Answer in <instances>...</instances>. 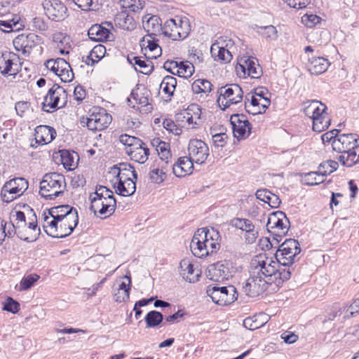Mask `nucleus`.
I'll return each instance as SVG.
<instances>
[{"mask_svg": "<svg viewBox=\"0 0 359 359\" xmlns=\"http://www.w3.org/2000/svg\"><path fill=\"white\" fill-rule=\"evenodd\" d=\"M220 241L219 231L215 229H198L192 238L190 249L195 257H206L220 248Z\"/></svg>", "mask_w": 359, "mask_h": 359, "instance_id": "1", "label": "nucleus"}, {"mask_svg": "<svg viewBox=\"0 0 359 359\" xmlns=\"http://www.w3.org/2000/svg\"><path fill=\"white\" fill-rule=\"evenodd\" d=\"M332 147L339 153L336 158L346 167L359 163V136L356 134H341L333 140Z\"/></svg>", "mask_w": 359, "mask_h": 359, "instance_id": "2", "label": "nucleus"}, {"mask_svg": "<svg viewBox=\"0 0 359 359\" xmlns=\"http://www.w3.org/2000/svg\"><path fill=\"white\" fill-rule=\"evenodd\" d=\"M259 263L262 266L259 270L263 271V276L269 278L271 283L278 279L283 282L286 281L290 278L294 271L291 265H281L278 261H273L265 255H260L255 258L254 264H259Z\"/></svg>", "mask_w": 359, "mask_h": 359, "instance_id": "3", "label": "nucleus"}, {"mask_svg": "<svg viewBox=\"0 0 359 359\" xmlns=\"http://www.w3.org/2000/svg\"><path fill=\"white\" fill-rule=\"evenodd\" d=\"M255 258L252 259L250 266L252 271L250 277L243 283L242 289L245 294L250 297H257L264 293L271 284L269 278L263 276V271H261L262 264H254Z\"/></svg>", "mask_w": 359, "mask_h": 359, "instance_id": "4", "label": "nucleus"}, {"mask_svg": "<svg viewBox=\"0 0 359 359\" xmlns=\"http://www.w3.org/2000/svg\"><path fill=\"white\" fill-rule=\"evenodd\" d=\"M66 188L64 175L57 172L46 174L40 182V195L48 200L55 199L64 193Z\"/></svg>", "mask_w": 359, "mask_h": 359, "instance_id": "5", "label": "nucleus"}, {"mask_svg": "<svg viewBox=\"0 0 359 359\" xmlns=\"http://www.w3.org/2000/svg\"><path fill=\"white\" fill-rule=\"evenodd\" d=\"M190 30L191 27L188 19L178 16L167 20L163 25V34L173 41L186 39Z\"/></svg>", "mask_w": 359, "mask_h": 359, "instance_id": "6", "label": "nucleus"}, {"mask_svg": "<svg viewBox=\"0 0 359 359\" xmlns=\"http://www.w3.org/2000/svg\"><path fill=\"white\" fill-rule=\"evenodd\" d=\"M54 226L43 224L46 233L53 238H65L72 233L79 222L78 213H69L65 218L55 221Z\"/></svg>", "mask_w": 359, "mask_h": 359, "instance_id": "7", "label": "nucleus"}, {"mask_svg": "<svg viewBox=\"0 0 359 359\" xmlns=\"http://www.w3.org/2000/svg\"><path fill=\"white\" fill-rule=\"evenodd\" d=\"M112 120L111 116L100 107H93L88 116L80 118L81 126H86L89 130L97 131L107 128Z\"/></svg>", "mask_w": 359, "mask_h": 359, "instance_id": "8", "label": "nucleus"}, {"mask_svg": "<svg viewBox=\"0 0 359 359\" xmlns=\"http://www.w3.org/2000/svg\"><path fill=\"white\" fill-rule=\"evenodd\" d=\"M219 97L217 103L222 110H225L232 104L241 102L243 97L242 88L236 83L227 84L217 90Z\"/></svg>", "mask_w": 359, "mask_h": 359, "instance_id": "9", "label": "nucleus"}, {"mask_svg": "<svg viewBox=\"0 0 359 359\" xmlns=\"http://www.w3.org/2000/svg\"><path fill=\"white\" fill-rule=\"evenodd\" d=\"M301 252L299 243L294 239L285 241L276 250L275 257L281 265H292Z\"/></svg>", "mask_w": 359, "mask_h": 359, "instance_id": "10", "label": "nucleus"}, {"mask_svg": "<svg viewBox=\"0 0 359 359\" xmlns=\"http://www.w3.org/2000/svg\"><path fill=\"white\" fill-rule=\"evenodd\" d=\"M66 90L57 84H54L48 92L43 102V110L50 112V109L61 108L67 103Z\"/></svg>", "mask_w": 359, "mask_h": 359, "instance_id": "11", "label": "nucleus"}, {"mask_svg": "<svg viewBox=\"0 0 359 359\" xmlns=\"http://www.w3.org/2000/svg\"><path fill=\"white\" fill-rule=\"evenodd\" d=\"M233 273L231 263L224 260L210 264L207 269L206 276L213 281L222 282L231 278Z\"/></svg>", "mask_w": 359, "mask_h": 359, "instance_id": "12", "label": "nucleus"}, {"mask_svg": "<svg viewBox=\"0 0 359 359\" xmlns=\"http://www.w3.org/2000/svg\"><path fill=\"white\" fill-rule=\"evenodd\" d=\"M41 43V38L34 33L22 34L17 36L13 41L15 49L28 56L34 48Z\"/></svg>", "mask_w": 359, "mask_h": 359, "instance_id": "13", "label": "nucleus"}, {"mask_svg": "<svg viewBox=\"0 0 359 359\" xmlns=\"http://www.w3.org/2000/svg\"><path fill=\"white\" fill-rule=\"evenodd\" d=\"M43 8L47 17L55 22H60L68 17V10L66 6L58 0H44Z\"/></svg>", "mask_w": 359, "mask_h": 359, "instance_id": "14", "label": "nucleus"}, {"mask_svg": "<svg viewBox=\"0 0 359 359\" xmlns=\"http://www.w3.org/2000/svg\"><path fill=\"white\" fill-rule=\"evenodd\" d=\"M189 156L197 164H203L209 156V148L201 140L192 139L188 144Z\"/></svg>", "mask_w": 359, "mask_h": 359, "instance_id": "15", "label": "nucleus"}, {"mask_svg": "<svg viewBox=\"0 0 359 359\" xmlns=\"http://www.w3.org/2000/svg\"><path fill=\"white\" fill-rule=\"evenodd\" d=\"M71 212L74 213V215L78 213L76 208L68 205L51 208L43 212V224L46 226H54L55 220L65 218V217L67 216V215Z\"/></svg>", "mask_w": 359, "mask_h": 359, "instance_id": "16", "label": "nucleus"}, {"mask_svg": "<svg viewBox=\"0 0 359 359\" xmlns=\"http://www.w3.org/2000/svg\"><path fill=\"white\" fill-rule=\"evenodd\" d=\"M234 136L238 139L246 138L250 133V123L244 114H233L230 117Z\"/></svg>", "mask_w": 359, "mask_h": 359, "instance_id": "17", "label": "nucleus"}, {"mask_svg": "<svg viewBox=\"0 0 359 359\" xmlns=\"http://www.w3.org/2000/svg\"><path fill=\"white\" fill-rule=\"evenodd\" d=\"M19 57L13 53H2L0 56V70L4 75H15L19 71Z\"/></svg>", "mask_w": 359, "mask_h": 359, "instance_id": "18", "label": "nucleus"}, {"mask_svg": "<svg viewBox=\"0 0 359 359\" xmlns=\"http://www.w3.org/2000/svg\"><path fill=\"white\" fill-rule=\"evenodd\" d=\"M236 69L238 71L241 69L245 76L248 75L252 79L259 78L262 73V68L255 57L241 58Z\"/></svg>", "mask_w": 359, "mask_h": 359, "instance_id": "19", "label": "nucleus"}, {"mask_svg": "<svg viewBox=\"0 0 359 359\" xmlns=\"http://www.w3.org/2000/svg\"><path fill=\"white\" fill-rule=\"evenodd\" d=\"M201 108L196 104H190L187 110L182 114V118H184L188 124V126H191V128H195L198 126L202 124L201 118ZM180 114L178 118H180Z\"/></svg>", "mask_w": 359, "mask_h": 359, "instance_id": "20", "label": "nucleus"}, {"mask_svg": "<svg viewBox=\"0 0 359 359\" xmlns=\"http://www.w3.org/2000/svg\"><path fill=\"white\" fill-rule=\"evenodd\" d=\"M194 163L189 156L180 157L175 163L171 164L172 173L177 177L189 175L194 170Z\"/></svg>", "mask_w": 359, "mask_h": 359, "instance_id": "21", "label": "nucleus"}, {"mask_svg": "<svg viewBox=\"0 0 359 359\" xmlns=\"http://www.w3.org/2000/svg\"><path fill=\"white\" fill-rule=\"evenodd\" d=\"M34 218L27 224L25 227L18 230V236L23 241L32 242L36 240L40 233V229L37 225V220L35 214Z\"/></svg>", "mask_w": 359, "mask_h": 359, "instance_id": "22", "label": "nucleus"}, {"mask_svg": "<svg viewBox=\"0 0 359 359\" xmlns=\"http://www.w3.org/2000/svg\"><path fill=\"white\" fill-rule=\"evenodd\" d=\"M290 226V221L285 216V218H280L279 222L271 229V232L273 234L272 241L269 240L270 245L272 246L273 244H278L281 241V238L286 235Z\"/></svg>", "mask_w": 359, "mask_h": 359, "instance_id": "23", "label": "nucleus"}, {"mask_svg": "<svg viewBox=\"0 0 359 359\" xmlns=\"http://www.w3.org/2000/svg\"><path fill=\"white\" fill-rule=\"evenodd\" d=\"M180 273L185 280L189 283L198 281L200 276L199 271L194 269L193 264L188 259H184L180 262Z\"/></svg>", "mask_w": 359, "mask_h": 359, "instance_id": "24", "label": "nucleus"}, {"mask_svg": "<svg viewBox=\"0 0 359 359\" xmlns=\"http://www.w3.org/2000/svg\"><path fill=\"white\" fill-rule=\"evenodd\" d=\"M55 136V130L48 126H39L35 130V140L40 144L51 142Z\"/></svg>", "mask_w": 359, "mask_h": 359, "instance_id": "25", "label": "nucleus"}, {"mask_svg": "<svg viewBox=\"0 0 359 359\" xmlns=\"http://www.w3.org/2000/svg\"><path fill=\"white\" fill-rule=\"evenodd\" d=\"M236 227L246 231V240L250 243H252L256 241L258 236V231L255 229V225L248 219H236L234 220Z\"/></svg>", "mask_w": 359, "mask_h": 359, "instance_id": "26", "label": "nucleus"}, {"mask_svg": "<svg viewBox=\"0 0 359 359\" xmlns=\"http://www.w3.org/2000/svg\"><path fill=\"white\" fill-rule=\"evenodd\" d=\"M128 61L135 67L136 71L144 74H149L154 69L152 62L148 60L142 59L141 57L130 55L128 56Z\"/></svg>", "mask_w": 359, "mask_h": 359, "instance_id": "27", "label": "nucleus"}, {"mask_svg": "<svg viewBox=\"0 0 359 359\" xmlns=\"http://www.w3.org/2000/svg\"><path fill=\"white\" fill-rule=\"evenodd\" d=\"M311 119L313 123V130L318 133H321L328 128L331 122V119L327 113V109H323L322 112L316 114Z\"/></svg>", "mask_w": 359, "mask_h": 359, "instance_id": "28", "label": "nucleus"}, {"mask_svg": "<svg viewBox=\"0 0 359 359\" xmlns=\"http://www.w3.org/2000/svg\"><path fill=\"white\" fill-rule=\"evenodd\" d=\"M126 154L130 156L131 160L142 164L148 160L149 149L147 147L145 144L141 141L140 146L135 147L132 150L129 149L128 151L126 150Z\"/></svg>", "mask_w": 359, "mask_h": 359, "instance_id": "29", "label": "nucleus"}, {"mask_svg": "<svg viewBox=\"0 0 359 359\" xmlns=\"http://www.w3.org/2000/svg\"><path fill=\"white\" fill-rule=\"evenodd\" d=\"M143 27L150 35H157L163 33V25L161 20L158 15H147L143 18Z\"/></svg>", "mask_w": 359, "mask_h": 359, "instance_id": "30", "label": "nucleus"}, {"mask_svg": "<svg viewBox=\"0 0 359 359\" xmlns=\"http://www.w3.org/2000/svg\"><path fill=\"white\" fill-rule=\"evenodd\" d=\"M255 196L257 199L267 203L272 208H278L281 203V200L278 195L266 189H258Z\"/></svg>", "mask_w": 359, "mask_h": 359, "instance_id": "31", "label": "nucleus"}, {"mask_svg": "<svg viewBox=\"0 0 359 359\" xmlns=\"http://www.w3.org/2000/svg\"><path fill=\"white\" fill-rule=\"evenodd\" d=\"M88 35L93 41H102L110 40L111 34L107 28L102 27L101 25L95 24L89 28Z\"/></svg>", "mask_w": 359, "mask_h": 359, "instance_id": "32", "label": "nucleus"}, {"mask_svg": "<svg viewBox=\"0 0 359 359\" xmlns=\"http://www.w3.org/2000/svg\"><path fill=\"white\" fill-rule=\"evenodd\" d=\"M330 65L327 59L323 57H313L309 60L308 69L312 74H321L324 73Z\"/></svg>", "mask_w": 359, "mask_h": 359, "instance_id": "33", "label": "nucleus"}, {"mask_svg": "<svg viewBox=\"0 0 359 359\" xmlns=\"http://www.w3.org/2000/svg\"><path fill=\"white\" fill-rule=\"evenodd\" d=\"M269 320V316L264 313H259L243 320V325L248 330H254L264 326Z\"/></svg>", "mask_w": 359, "mask_h": 359, "instance_id": "34", "label": "nucleus"}, {"mask_svg": "<svg viewBox=\"0 0 359 359\" xmlns=\"http://www.w3.org/2000/svg\"><path fill=\"white\" fill-rule=\"evenodd\" d=\"M210 53L212 57L216 61L227 63L232 59L230 51L224 47L220 46L218 43H215L211 46Z\"/></svg>", "mask_w": 359, "mask_h": 359, "instance_id": "35", "label": "nucleus"}, {"mask_svg": "<svg viewBox=\"0 0 359 359\" xmlns=\"http://www.w3.org/2000/svg\"><path fill=\"white\" fill-rule=\"evenodd\" d=\"M303 111L304 114L311 118L316 114L322 112L323 109H327V106L317 100H308L304 102Z\"/></svg>", "mask_w": 359, "mask_h": 359, "instance_id": "36", "label": "nucleus"}, {"mask_svg": "<svg viewBox=\"0 0 359 359\" xmlns=\"http://www.w3.org/2000/svg\"><path fill=\"white\" fill-rule=\"evenodd\" d=\"M149 95L150 92L147 88H137L132 91L130 97L128 98V102H132V100H133L135 103L141 105V107H147L149 104Z\"/></svg>", "mask_w": 359, "mask_h": 359, "instance_id": "37", "label": "nucleus"}, {"mask_svg": "<svg viewBox=\"0 0 359 359\" xmlns=\"http://www.w3.org/2000/svg\"><path fill=\"white\" fill-rule=\"evenodd\" d=\"M114 170V172L117 171L116 180L118 182L132 179L131 177H133L135 179L137 177L134 168L129 164H121L119 167H115Z\"/></svg>", "mask_w": 359, "mask_h": 359, "instance_id": "38", "label": "nucleus"}, {"mask_svg": "<svg viewBox=\"0 0 359 359\" xmlns=\"http://www.w3.org/2000/svg\"><path fill=\"white\" fill-rule=\"evenodd\" d=\"M116 25L124 30H133L136 27L133 17L125 12L118 14L114 19Z\"/></svg>", "mask_w": 359, "mask_h": 359, "instance_id": "39", "label": "nucleus"}, {"mask_svg": "<svg viewBox=\"0 0 359 359\" xmlns=\"http://www.w3.org/2000/svg\"><path fill=\"white\" fill-rule=\"evenodd\" d=\"M177 86V79L172 76H165L161 84L160 88L168 100H170L171 97L174 95Z\"/></svg>", "mask_w": 359, "mask_h": 359, "instance_id": "40", "label": "nucleus"}, {"mask_svg": "<svg viewBox=\"0 0 359 359\" xmlns=\"http://www.w3.org/2000/svg\"><path fill=\"white\" fill-rule=\"evenodd\" d=\"M135 190L136 185L133 179L118 182L116 187V193L123 196H130L135 192Z\"/></svg>", "mask_w": 359, "mask_h": 359, "instance_id": "41", "label": "nucleus"}, {"mask_svg": "<svg viewBox=\"0 0 359 359\" xmlns=\"http://www.w3.org/2000/svg\"><path fill=\"white\" fill-rule=\"evenodd\" d=\"M105 53L106 48L102 44L97 45L94 46L89 55L86 57L85 62L87 65L92 66L102 59Z\"/></svg>", "mask_w": 359, "mask_h": 359, "instance_id": "42", "label": "nucleus"}, {"mask_svg": "<svg viewBox=\"0 0 359 359\" xmlns=\"http://www.w3.org/2000/svg\"><path fill=\"white\" fill-rule=\"evenodd\" d=\"M226 290V287H217L216 285H210L207 288L206 293L215 303L222 305V299L225 297L223 294Z\"/></svg>", "mask_w": 359, "mask_h": 359, "instance_id": "43", "label": "nucleus"}, {"mask_svg": "<svg viewBox=\"0 0 359 359\" xmlns=\"http://www.w3.org/2000/svg\"><path fill=\"white\" fill-rule=\"evenodd\" d=\"M23 194L20 193V191L14 189V187L4 184L1 190V198L5 203H10L17 198L22 196Z\"/></svg>", "mask_w": 359, "mask_h": 359, "instance_id": "44", "label": "nucleus"}, {"mask_svg": "<svg viewBox=\"0 0 359 359\" xmlns=\"http://www.w3.org/2000/svg\"><path fill=\"white\" fill-rule=\"evenodd\" d=\"M325 181V176L322 173L317 172H310L304 174L302 177V182L309 186L319 184Z\"/></svg>", "mask_w": 359, "mask_h": 359, "instance_id": "45", "label": "nucleus"}, {"mask_svg": "<svg viewBox=\"0 0 359 359\" xmlns=\"http://www.w3.org/2000/svg\"><path fill=\"white\" fill-rule=\"evenodd\" d=\"M22 26L19 22V18L17 16L11 20H0V29L4 32L19 30Z\"/></svg>", "mask_w": 359, "mask_h": 359, "instance_id": "46", "label": "nucleus"}, {"mask_svg": "<svg viewBox=\"0 0 359 359\" xmlns=\"http://www.w3.org/2000/svg\"><path fill=\"white\" fill-rule=\"evenodd\" d=\"M144 320L148 327H154L163 322V316L157 311H151L146 315Z\"/></svg>", "mask_w": 359, "mask_h": 359, "instance_id": "47", "label": "nucleus"}, {"mask_svg": "<svg viewBox=\"0 0 359 359\" xmlns=\"http://www.w3.org/2000/svg\"><path fill=\"white\" fill-rule=\"evenodd\" d=\"M194 72V67L189 61L179 62V67L177 69V75L180 77L189 78Z\"/></svg>", "mask_w": 359, "mask_h": 359, "instance_id": "48", "label": "nucleus"}, {"mask_svg": "<svg viewBox=\"0 0 359 359\" xmlns=\"http://www.w3.org/2000/svg\"><path fill=\"white\" fill-rule=\"evenodd\" d=\"M260 99L256 97V95H253L250 93L248 94L245 96V109L246 111L253 115L259 114L260 113V111H257V109L255 108L254 107L256 106L257 104H260Z\"/></svg>", "mask_w": 359, "mask_h": 359, "instance_id": "49", "label": "nucleus"}, {"mask_svg": "<svg viewBox=\"0 0 359 359\" xmlns=\"http://www.w3.org/2000/svg\"><path fill=\"white\" fill-rule=\"evenodd\" d=\"M257 32L266 39V41L276 40L278 38V32L273 25L258 27Z\"/></svg>", "mask_w": 359, "mask_h": 359, "instance_id": "50", "label": "nucleus"}, {"mask_svg": "<svg viewBox=\"0 0 359 359\" xmlns=\"http://www.w3.org/2000/svg\"><path fill=\"white\" fill-rule=\"evenodd\" d=\"M212 83L206 79H197L191 85L195 93H209L212 90Z\"/></svg>", "mask_w": 359, "mask_h": 359, "instance_id": "51", "label": "nucleus"}, {"mask_svg": "<svg viewBox=\"0 0 359 359\" xmlns=\"http://www.w3.org/2000/svg\"><path fill=\"white\" fill-rule=\"evenodd\" d=\"M61 67L60 72L57 75L63 82H70L74 79V73L70 65L67 61H61Z\"/></svg>", "mask_w": 359, "mask_h": 359, "instance_id": "52", "label": "nucleus"}, {"mask_svg": "<svg viewBox=\"0 0 359 359\" xmlns=\"http://www.w3.org/2000/svg\"><path fill=\"white\" fill-rule=\"evenodd\" d=\"M120 142L126 146L125 149V151L126 152V150H129V149H133L135 147L140 146V143H141V140L135 137L134 136H130L127 134H123L119 137Z\"/></svg>", "mask_w": 359, "mask_h": 359, "instance_id": "53", "label": "nucleus"}, {"mask_svg": "<svg viewBox=\"0 0 359 359\" xmlns=\"http://www.w3.org/2000/svg\"><path fill=\"white\" fill-rule=\"evenodd\" d=\"M339 167L338 162L336 161L329 160L320 163L318 169L319 173H322L325 177L337 170Z\"/></svg>", "mask_w": 359, "mask_h": 359, "instance_id": "54", "label": "nucleus"}, {"mask_svg": "<svg viewBox=\"0 0 359 359\" xmlns=\"http://www.w3.org/2000/svg\"><path fill=\"white\" fill-rule=\"evenodd\" d=\"M4 184L14 187L23 194L28 188V182L23 177H16L6 182Z\"/></svg>", "mask_w": 359, "mask_h": 359, "instance_id": "55", "label": "nucleus"}, {"mask_svg": "<svg viewBox=\"0 0 359 359\" xmlns=\"http://www.w3.org/2000/svg\"><path fill=\"white\" fill-rule=\"evenodd\" d=\"M161 161H164L165 164L170 162L169 159L171 158L170 147V144L166 142H163L156 149Z\"/></svg>", "mask_w": 359, "mask_h": 359, "instance_id": "56", "label": "nucleus"}, {"mask_svg": "<svg viewBox=\"0 0 359 359\" xmlns=\"http://www.w3.org/2000/svg\"><path fill=\"white\" fill-rule=\"evenodd\" d=\"M226 290H224L223 294L225 295V297L222 299V305H228L234 302L238 297L237 291L236 287L233 285L225 286Z\"/></svg>", "mask_w": 359, "mask_h": 359, "instance_id": "57", "label": "nucleus"}, {"mask_svg": "<svg viewBox=\"0 0 359 359\" xmlns=\"http://www.w3.org/2000/svg\"><path fill=\"white\" fill-rule=\"evenodd\" d=\"M39 278V276L36 274H29L22 278L20 283L19 291L27 290L31 288L35 282Z\"/></svg>", "mask_w": 359, "mask_h": 359, "instance_id": "58", "label": "nucleus"}, {"mask_svg": "<svg viewBox=\"0 0 359 359\" xmlns=\"http://www.w3.org/2000/svg\"><path fill=\"white\" fill-rule=\"evenodd\" d=\"M61 61L66 60L60 57L56 59H50L45 62V66L48 70L51 71L55 75H57L58 73L60 72V70L62 69L60 65Z\"/></svg>", "mask_w": 359, "mask_h": 359, "instance_id": "59", "label": "nucleus"}, {"mask_svg": "<svg viewBox=\"0 0 359 359\" xmlns=\"http://www.w3.org/2000/svg\"><path fill=\"white\" fill-rule=\"evenodd\" d=\"M122 6L134 13H137L143 8L144 2L142 0H123Z\"/></svg>", "mask_w": 359, "mask_h": 359, "instance_id": "60", "label": "nucleus"}, {"mask_svg": "<svg viewBox=\"0 0 359 359\" xmlns=\"http://www.w3.org/2000/svg\"><path fill=\"white\" fill-rule=\"evenodd\" d=\"M142 46H144L146 48H148L151 52H154V55H152L154 57H156L160 55L161 53V48L158 46V44L154 40L150 39H143L142 41Z\"/></svg>", "mask_w": 359, "mask_h": 359, "instance_id": "61", "label": "nucleus"}, {"mask_svg": "<svg viewBox=\"0 0 359 359\" xmlns=\"http://www.w3.org/2000/svg\"><path fill=\"white\" fill-rule=\"evenodd\" d=\"M285 218V214L282 211H276L271 213L268 217L266 227L268 231H271V229L279 222L280 218Z\"/></svg>", "mask_w": 359, "mask_h": 359, "instance_id": "62", "label": "nucleus"}, {"mask_svg": "<svg viewBox=\"0 0 359 359\" xmlns=\"http://www.w3.org/2000/svg\"><path fill=\"white\" fill-rule=\"evenodd\" d=\"M3 310L16 313L20 310V304L12 297H8L4 304Z\"/></svg>", "mask_w": 359, "mask_h": 359, "instance_id": "63", "label": "nucleus"}, {"mask_svg": "<svg viewBox=\"0 0 359 359\" xmlns=\"http://www.w3.org/2000/svg\"><path fill=\"white\" fill-rule=\"evenodd\" d=\"M61 162L64 167L68 170H72L74 166V157L67 151H62L61 152Z\"/></svg>", "mask_w": 359, "mask_h": 359, "instance_id": "64", "label": "nucleus"}]
</instances>
